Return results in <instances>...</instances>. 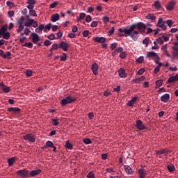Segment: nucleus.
<instances>
[{"mask_svg": "<svg viewBox=\"0 0 178 178\" xmlns=\"http://www.w3.org/2000/svg\"><path fill=\"white\" fill-rule=\"evenodd\" d=\"M10 38V33L7 32V33H4L3 35V38L8 40Z\"/></svg>", "mask_w": 178, "mask_h": 178, "instance_id": "39", "label": "nucleus"}, {"mask_svg": "<svg viewBox=\"0 0 178 178\" xmlns=\"http://www.w3.org/2000/svg\"><path fill=\"white\" fill-rule=\"evenodd\" d=\"M33 74V72L31 70H27L26 71V76L30 77Z\"/></svg>", "mask_w": 178, "mask_h": 178, "instance_id": "57", "label": "nucleus"}, {"mask_svg": "<svg viewBox=\"0 0 178 178\" xmlns=\"http://www.w3.org/2000/svg\"><path fill=\"white\" fill-rule=\"evenodd\" d=\"M46 146L48 147H54V145L51 141H47L46 142Z\"/></svg>", "mask_w": 178, "mask_h": 178, "instance_id": "46", "label": "nucleus"}, {"mask_svg": "<svg viewBox=\"0 0 178 178\" xmlns=\"http://www.w3.org/2000/svg\"><path fill=\"white\" fill-rule=\"evenodd\" d=\"M51 44V42L49 40H46L44 42V44L45 47H49V45Z\"/></svg>", "mask_w": 178, "mask_h": 178, "instance_id": "51", "label": "nucleus"}, {"mask_svg": "<svg viewBox=\"0 0 178 178\" xmlns=\"http://www.w3.org/2000/svg\"><path fill=\"white\" fill-rule=\"evenodd\" d=\"M145 70L144 68L139 69V71L138 72V75H143Z\"/></svg>", "mask_w": 178, "mask_h": 178, "instance_id": "59", "label": "nucleus"}, {"mask_svg": "<svg viewBox=\"0 0 178 178\" xmlns=\"http://www.w3.org/2000/svg\"><path fill=\"white\" fill-rule=\"evenodd\" d=\"M17 157H11L8 159V163L9 166H13L15 162Z\"/></svg>", "mask_w": 178, "mask_h": 178, "instance_id": "21", "label": "nucleus"}, {"mask_svg": "<svg viewBox=\"0 0 178 178\" xmlns=\"http://www.w3.org/2000/svg\"><path fill=\"white\" fill-rule=\"evenodd\" d=\"M24 29V24H20V25H19L18 29H17V33H20V32L22 31Z\"/></svg>", "mask_w": 178, "mask_h": 178, "instance_id": "43", "label": "nucleus"}, {"mask_svg": "<svg viewBox=\"0 0 178 178\" xmlns=\"http://www.w3.org/2000/svg\"><path fill=\"white\" fill-rule=\"evenodd\" d=\"M165 22L170 27H172V25L174 24V22L172 20H167V21H165Z\"/></svg>", "mask_w": 178, "mask_h": 178, "instance_id": "40", "label": "nucleus"}, {"mask_svg": "<svg viewBox=\"0 0 178 178\" xmlns=\"http://www.w3.org/2000/svg\"><path fill=\"white\" fill-rule=\"evenodd\" d=\"M168 169L170 172H172L175 171V168L174 165H168Z\"/></svg>", "mask_w": 178, "mask_h": 178, "instance_id": "35", "label": "nucleus"}, {"mask_svg": "<svg viewBox=\"0 0 178 178\" xmlns=\"http://www.w3.org/2000/svg\"><path fill=\"white\" fill-rule=\"evenodd\" d=\"M8 15L10 17V18H12L15 15V11L14 10H10L8 12Z\"/></svg>", "mask_w": 178, "mask_h": 178, "instance_id": "53", "label": "nucleus"}, {"mask_svg": "<svg viewBox=\"0 0 178 178\" xmlns=\"http://www.w3.org/2000/svg\"><path fill=\"white\" fill-rule=\"evenodd\" d=\"M70 45L69 44L66 43L65 41H62V47L61 49L64 51H67Z\"/></svg>", "mask_w": 178, "mask_h": 178, "instance_id": "22", "label": "nucleus"}, {"mask_svg": "<svg viewBox=\"0 0 178 178\" xmlns=\"http://www.w3.org/2000/svg\"><path fill=\"white\" fill-rule=\"evenodd\" d=\"M124 168L125 172L127 175H132L133 174L134 170H133L131 167L129 166V165H124Z\"/></svg>", "mask_w": 178, "mask_h": 178, "instance_id": "15", "label": "nucleus"}, {"mask_svg": "<svg viewBox=\"0 0 178 178\" xmlns=\"http://www.w3.org/2000/svg\"><path fill=\"white\" fill-rule=\"evenodd\" d=\"M25 18L24 16H22L18 20H17V24L18 25H24V21Z\"/></svg>", "mask_w": 178, "mask_h": 178, "instance_id": "28", "label": "nucleus"}, {"mask_svg": "<svg viewBox=\"0 0 178 178\" xmlns=\"http://www.w3.org/2000/svg\"><path fill=\"white\" fill-rule=\"evenodd\" d=\"M59 14L58 13H56L55 15H53L51 16V22H56V21L59 20Z\"/></svg>", "mask_w": 178, "mask_h": 178, "instance_id": "25", "label": "nucleus"}, {"mask_svg": "<svg viewBox=\"0 0 178 178\" xmlns=\"http://www.w3.org/2000/svg\"><path fill=\"white\" fill-rule=\"evenodd\" d=\"M29 15L31 16H33V17H37L38 16L36 12L33 9L29 11Z\"/></svg>", "mask_w": 178, "mask_h": 178, "instance_id": "44", "label": "nucleus"}, {"mask_svg": "<svg viewBox=\"0 0 178 178\" xmlns=\"http://www.w3.org/2000/svg\"><path fill=\"white\" fill-rule=\"evenodd\" d=\"M132 25L135 26V29L138 30L140 33L145 32V30L147 28L146 24L143 22L134 23L132 24Z\"/></svg>", "mask_w": 178, "mask_h": 178, "instance_id": "3", "label": "nucleus"}, {"mask_svg": "<svg viewBox=\"0 0 178 178\" xmlns=\"http://www.w3.org/2000/svg\"><path fill=\"white\" fill-rule=\"evenodd\" d=\"M98 69H99L98 63H94L93 64H92L91 70L94 75L98 74Z\"/></svg>", "mask_w": 178, "mask_h": 178, "instance_id": "10", "label": "nucleus"}, {"mask_svg": "<svg viewBox=\"0 0 178 178\" xmlns=\"http://www.w3.org/2000/svg\"><path fill=\"white\" fill-rule=\"evenodd\" d=\"M31 38H32V42L34 44H37L38 42H40V35L35 33H33L31 34Z\"/></svg>", "mask_w": 178, "mask_h": 178, "instance_id": "8", "label": "nucleus"}, {"mask_svg": "<svg viewBox=\"0 0 178 178\" xmlns=\"http://www.w3.org/2000/svg\"><path fill=\"white\" fill-rule=\"evenodd\" d=\"M118 74L121 78H126L127 76V74L124 68H120Z\"/></svg>", "mask_w": 178, "mask_h": 178, "instance_id": "16", "label": "nucleus"}, {"mask_svg": "<svg viewBox=\"0 0 178 178\" xmlns=\"http://www.w3.org/2000/svg\"><path fill=\"white\" fill-rule=\"evenodd\" d=\"M7 111L9 112H12L14 114H19L20 113V108L17 107H10L7 108Z\"/></svg>", "mask_w": 178, "mask_h": 178, "instance_id": "12", "label": "nucleus"}, {"mask_svg": "<svg viewBox=\"0 0 178 178\" xmlns=\"http://www.w3.org/2000/svg\"><path fill=\"white\" fill-rule=\"evenodd\" d=\"M176 5L175 1H170L168 6H166V9L168 10H172Z\"/></svg>", "mask_w": 178, "mask_h": 178, "instance_id": "14", "label": "nucleus"}, {"mask_svg": "<svg viewBox=\"0 0 178 178\" xmlns=\"http://www.w3.org/2000/svg\"><path fill=\"white\" fill-rule=\"evenodd\" d=\"M7 31V27L3 26L0 29V36L3 35L4 33H6V31Z\"/></svg>", "mask_w": 178, "mask_h": 178, "instance_id": "27", "label": "nucleus"}, {"mask_svg": "<svg viewBox=\"0 0 178 178\" xmlns=\"http://www.w3.org/2000/svg\"><path fill=\"white\" fill-rule=\"evenodd\" d=\"M44 30V24H42L38 28L35 29V32L37 33H42V31Z\"/></svg>", "mask_w": 178, "mask_h": 178, "instance_id": "23", "label": "nucleus"}, {"mask_svg": "<svg viewBox=\"0 0 178 178\" xmlns=\"http://www.w3.org/2000/svg\"><path fill=\"white\" fill-rule=\"evenodd\" d=\"M149 38H145L143 41V44L146 45V47H148V44H149Z\"/></svg>", "mask_w": 178, "mask_h": 178, "instance_id": "38", "label": "nucleus"}, {"mask_svg": "<svg viewBox=\"0 0 178 178\" xmlns=\"http://www.w3.org/2000/svg\"><path fill=\"white\" fill-rule=\"evenodd\" d=\"M86 16V13H81L79 17L77 19V21H80V20H81V19H83Z\"/></svg>", "mask_w": 178, "mask_h": 178, "instance_id": "42", "label": "nucleus"}, {"mask_svg": "<svg viewBox=\"0 0 178 178\" xmlns=\"http://www.w3.org/2000/svg\"><path fill=\"white\" fill-rule=\"evenodd\" d=\"M65 148H67L69 149H72L73 148V146H72V144L69 143V142H66Z\"/></svg>", "mask_w": 178, "mask_h": 178, "instance_id": "47", "label": "nucleus"}, {"mask_svg": "<svg viewBox=\"0 0 178 178\" xmlns=\"http://www.w3.org/2000/svg\"><path fill=\"white\" fill-rule=\"evenodd\" d=\"M93 40L95 42H100V43H104L106 41V39L104 38V36H101L100 38H98V36H96V38H94Z\"/></svg>", "mask_w": 178, "mask_h": 178, "instance_id": "17", "label": "nucleus"}, {"mask_svg": "<svg viewBox=\"0 0 178 178\" xmlns=\"http://www.w3.org/2000/svg\"><path fill=\"white\" fill-rule=\"evenodd\" d=\"M177 56H178V52L174 51L173 53H172V59L175 60L177 58Z\"/></svg>", "mask_w": 178, "mask_h": 178, "instance_id": "55", "label": "nucleus"}, {"mask_svg": "<svg viewBox=\"0 0 178 178\" xmlns=\"http://www.w3.org/2000/svg\"><path fill=\"white\" fill-rule=\"evenodd\" d=\"M23 138L26 141H28L29 143H35V136L32 134H26V135L24 136Z\"/></svg>", "mask_w": 178, "mask_h": 178, "instance_id": "6", "label": "nucleus"}, {"mask_svg": "<svg viewBox=\"0 0 178 178\" xmlns=\"http://www.w3.org/2000/svg\"><path fill=\"white\" fill-rule=\"evenodd\" d=\"M76 100V99H75L74 97L67 96V97H65V99H63L61 100V105L65 106L67 104L75 102Z\"/></svg>", "mask_w": 178, "mask_h": 178, "instance_id": "2", "label": "nucleus"}, {"mask_svg": "<svg viewBox=\"0 0 178 178\" xmlns=\"http://www.w3.org/2000/svg\"><path fill=\"white\" fill-rule=\"evenodd\" d=\"M22 47H28V48H33V44L31 43V42H29L28 43L26 42L24 44H22Z\"/></svg>", "mask_w": 178, "mask_h": 178, "instance_id": "32", "label": "nucleus"}, {"mask_svg": "<svg viewBox=\"0 0 178 178\" xmlns=\"http://www.w3.org/2000/svg\"><path fill=\"white\" fill-rule=\"evenodd\" d=\"M63 56H62L60 57V60L61 61H65L67 60V54H66V53H63Z\"/></svg>", "mask_w": 178, "mask_h": 178, "instance_id": "49", "label": "nucleus"}, {"mask_svg": "<svg viewBox=\"0 0 178 178\" xmlns=\"http://www.w3.org/2000/svg\"><path fill=\"white\" fill-rule=\"evenodd\" d=\"M120 37H130L133 41L136 42L138 39V31L136 30L133 24L118 29Z\"/></svg>", "mask_w": 178, "mask_h": 178, "instance_id": "1", "label": "nucleus"}, {"mask_svg": "<svg viewBox=\"0 0 178 178\" xmlns=\"http://www.w3.org/2000/svg\"><path fill=\"white\" fill-rule=\"evenodd\" d=\"M162 83H163V80L162 79L157 80L156 81V86H157L158 88L161 87Z\"/></svg>", "mask_w": 178, "mask_h": 178, "instance_id": "36", "label": "nucleus"}, {"mask_svg": "<svg viewBox=\"0 0 178 178\" xmlns=\"http://www.w3.org/2000/svg\"><path fill=\"white\" fill-rule=\"evenodd\" d=\"M88 116L90 120H93L94 119V113L90 112L88 114Z\"/></svg>", "mask_w": 178, "mask_h": 178, "instance_id": "58", "label": "nucleus"}, {"mask_svg": "<svg viewBox=\"0 0 178 178\" xmlns=\"http://www.w3.org/2000/svg\"><path fill=\"white\" fill-rule=\"evenodd\" d=\"M154 8L158 10L161 8V4L159 1H156L154 2Z\"/></svg>", "mask_w": 178, "mask_h": 178, "instance_id": "29", "label": "nucleus"}, {"mask_svg": "<svg viewBox=\"0 0 178 178\" xmlns=\"http://www.w3.org/2000/svg\"><path fill=\"white\" fill-rule=\"evenodd\" d=\"M135 127L139 131H144V130H146V129H147L146 125H145L143 123V121H141V120H136Z\"/></svg>", "mask_w": 178, "mask_h": 178, "instance_id": "4", "label": "nucleus"}, {"mask_svg": "<svg viewBox=\"0 0 178 178\" xmlns=\"http://www.w3.org/2000/svg\"><path fill=\"white\" fill-rule=\"evenodd\" d=\"M87 178H95V175L92 171H90L86 176Z\"/></svg>", "mask_w": 178, "mask_h": 178, "instance_id": "33", "label": "nucleus"}, {"mask_svg": "<svg viewBox=\"0 0 178 178\" xmlns=\"http://www.w3.org/2000/svg\"><path fill=\"white\" fill-rule=\"evenodd\" d=\"M170 99V95L169 94H164L161 97V101L163 103L169 102Z\"/></svg>", "mask_w": 178, "mask_h": 178, "instance_id": "13", "label": "nucleus"}, {"mask_svg": "<svg viewBox=\"0 0 178 178\" xmlns=\"http://www.w3.org/2000/svg\"><path fill=\"white\" fill-rule=\"evenodd\" d=\"M52 124L53 126H58L59 125V122H58V120L56 119H51Z\"/></svg>", "mask_w": 178, "mask_h": 178, "instance_id": "48", "label": "nucleus"}, {"mask_svg": "<svg viewBox=\"0 0 178 178\" xmlns=\"http://www.w3.org/2000/svg\"><path fill=\"white\" fill-rule=\"evenodd\" d=\"M145 18L147 19H151V20L154 21V20H155L156 19V17L153 15L149 14V15H147L145 17Z\"/></svg>", "mask_w": 178, "mask_h": 178, "instance_id": "30", "label": "nucleus"}, {"mask_svg": "<svg viewBox=\"0 0 178 178\" xmlns=\"http://www.w3.org/2000/svg\"><path fill=\"white\" fill-rule=\"evenodd\" d=\"M41 172H42V170L36 169V170H33L29 171V177H33L38 176V175H39Z\"/></svg>", "mask_w": 178, "mask_h": 178, "instance_id": "9", "label": "nucleus"}, {"mask_svg": "<svg viewBox=\"0 0 178 178\" xmlns=\"http://www.w3.org/2000/svg\"><path fill=\"white\" fill-rule=\"evenodd\" d=\"M139 178H145L147 172L143 168L138 170Z\"/></svg>", "mask_w": 178, "mask_h": 178, "instance_id": "19", "label": "nucleus"}, {"mask_svg": "<svg viewBox=\"0 0 178 178\" xmlns=\"http://www.w3.org/2000/svg\"><path fill=\"white\" fill-rule=\"evenodd\" d=\"M83 142L86 145H89V144H92V140L90 139H89V138L83 139Z\"/></svg>", "mask_w": 178, "mask_h": 178, "instance_id": "34", "label": "nucleus"}, {"mask_svg": "<svg viewBox=\"0 0 178 178\" xmlns=\"http://www.w3.org/2000/svg\"><path fill=\"white\" fill-rule=\"evenodd\" d=\"M26 3L32 5V6H34V5L35 4V0H28L26 1Z\"/></svg>", "mask_w": 178, "mask_h": 178, "instance_id": "50", "label": "nucleus"}, {"mask_svg": "<svg viewBox=\"0 0 178 178\" xmlns=\"http://www.w3.org/2000/svg\"><path fill=\"white\" fill-rule=\"evenodd\" d=\"M92 20V17L90 15H88L86 17V22H90Z\"/></svg>", "mask_w": 178, "mask_h": 178, "instance_id": "61", "label": "nucleus"}, {"mask_svg": "<svg viewBox=\"0 0 178 178\" xmlns=\"http://www.w3.org/2000/svg\"><path fill=\"white\" fill-rule=\"evenodd\" d=\"M57 49H58V44H53L51 45V49H50V51H52L53 50H57Z\"/></svg>", "mask_w": 178, "mask_h": 178, "instance_id": "41", "label": "nucleus"}, {"mask_svg": "<svg viewBox=\"0 0 178 178\" xmlns=\"http://www.w3.org/2000/svg\"><path fill=\"white\" fill-rule=\"evenodd\" d=\"M17 174L22 178H26L29 177V170L23 169L17 171Z\"/></svg>", "mask_w": 178, "mask_h": 178, "instance_id": "5", "label": "nucleus"}, {"mask_svg": "<svg viewBox=\"0 0 178 178\" xmlns=\"http://www.w3.org/2000/svg\"><path fill=\"white\" fill-rule=\"evenodd\" d=\"M89 31L88 30H85L83 31V36L86 38L88 36V34H89Z\"/></svg>", "mask_w": 178, "mask_h": 178, "instance_id": "56", "label": "nucleus"}, {"mask_svg": "<svg viewBox=\"0 0 178 178\" xmlns=\"http://www.w3.org/2000/svg\"><path fill=\"white\" fill-rule=\"evenodd\" d=\"M0 88L2 91L5 93H9L10 92V88L9 86H6L3 83H0Z\"/></svg>", "mask_w": 178, "mask_h": 178, "instance_id": "11", "label": "nucleus"}, {"mask_svg": "<svg viewBox=\"0 0 178 178\" xmlns=\"http://www.w3.org/2000/svg\"><path fill=\"white\" fill-rule=\"evenodd\" d=\"M154 58V59L159 60L160 58L158 56V54L154 51H149L147 52V54L146 56V58Z\"/></svg>", "mask_w": 178, "mask_h": 178, "instance_id": "7", "label": "nucleus"}, {"mask_svg": "<svg viewBox=\"0 0 178 178\" xmlns=\"http://www.w3.org/2000/svg\"><path fill=\"white\" fill-rule=\"evenodd\" d=\"M117 47V43H113L111 44V49L114 50Z\"/></svg>", "mask_w": 178, "mask_h": 178, "instance_id": "63", "label": "nucleus"}, {"mask_svg": "<svg viewBox=\"0 0 178 178\" xmlns=\"http://www.w3.org/2000/svg\"><path fill=\"white\" fill-rule=\"evenodd\" d=\"M103 20L105 22V24H107V22L109 21V18L107 16L103 17Z\"/></svg>", "mask_w": 178, "mask_h": 178, "instance_id": "64", "label": "nucleus"}, {"mask_svg": "<svg viewBox=\"0 0 178 178\" xmlns=\"http://www.w3.org/2000/svg\"><path fill=\"white\" fill-rule=\"evenodd\" d=\"M10 56H11V52L7 51V53L3 56V58H10Z\"/></svg>", "mask_w": 178, "mask_h": 178, "instance_id": "45", "label": "nucleus"}, {"mask_svg": "<svg viewBox=\"0 0 178 178\" xmlns=\"http://www.w3.org/2000/svg\"><path fill=\"white\" fill-rule=\"evenodd\" d=\"M98 26V22L96 21H93L91 24H90V26L91 27H96Z\"/></svg>", "mask_w": 178, "mask_h": 178, "instance_id": "60", "label": "nucleus"}, {"mask_svg": "<svg viewBox=\"0 0 178 178\" xmlns=\"http://www.w3.org/2000/svg\"><path fill=\"white\" fill-rule=\"evenodd\" d=\"M156 42L160 44H163L164 43V41L163 40L162 38H157Z\"/></svg>", "mask_w": 178, "mask_h": 178, "instance_id": "54", "label": "nucleus"}, {"mask_svg": "<svg viewBox=\"0 0 178 178\" xmlns=\"http://www.w3.org/2000/svg\"><path fill=\"white\" fill-rule=\"evenodd\" d=\"M168 151L167 149H161V150L156 151V154L158 156H160L162 154L168 155Z\"/></svg>", "mask_w": 178, "mask_h": 178, "instance_id": "20", "label": "nucleus"}, {"mask_svg": "<svg viewBox=\"0 0 178 178\" xmlns=\"http://www.w3.org/2000/svg\"><path fill=\"white\" fill-rule=\"evenodd\" d=\"M165 24V22H163V18H159V22L156 24L157 26L161 27V25Z\"/></svg>", "mask_w": 178, "mask_h": 178, "instance_id": "31", "label": "nucleus"}, {"mask_svg": "<svg viewBox=\"0 0 178 178\" xmlns=\"http://www.w3.org/2000/svg\"><path fill=\"white\" fill-rule=\"evenodd\" d=\"M33 22H34V19H30L24 23V26L26 27H29L33 25Z\"/></svg>", "mask_w": 178, "mask_h": 178, "instance_id": "24", "label": "nucleus"}, {"mask_svg": "<svg viewBox=\"0 0 178 178\" xmlns=\"http://www.w3.org/2000/svg\"><path fill=\"white\" fill-rule=\"evenodd\" d=\"M58 2L57 1H54V3L51 4L49 8H51V9H54L57 6H58Z\"/></svg>", "mask_w": 178, "mask_h": 178, "instance_id": "52", "label": "nucleus"}, {"mask_svg": "<svg viewBox=\"0 0 178 178\" xmlns=\"http://www.w3.org/2000/svg\"><path fill=\"white\" fill-rule=\"evenodd\" d=\"M52 24L51 23L47 24L46 25V26H44V29H43V31L47 33V31H49L51 30V27Z\"/></svg>", "mask_w": 178, "mask_h": 178, "instance_id": "26", "label": "nucleus"}, {"mask_svg": "<svg viewBox=\"0 0 178 178\" xmlns=\"http://www.w3.org/2000/svg\"><path fill=\"white\" fill-rule=\"evenodd\" d=\"M47 38L49 40H54L56 38L55 35L54 33H51V35H48Z\"/></svg>", "mask_w": 178, "mask_h": 178, "instance_id": "62", "label": "nucleus"}, {"mask_svg": "<svg viewBox=\"0 0 178 178\" xmlns=\"http://www.w3.org/2000/svg\"><path fill=\"white\" fill-rule=\"evenodd\" d=\"M175 81H178V74H177L176 75H174L171 77H170L168 80V83H174Z\"/></svg>", "mask_w": 178, "mask_h": 178, "instance_id": "18", "label": "nucleus"}, {"mask_svg": "<svg viewBox=\"0 0 178 178\" xmlns=\"http://www.w3.org/2000/svg\"><path fill=\"white\" fill-rule=\"evenodd\" d=\"M143 60H144V56H140L139 58H138L136 59V62H137L138 63H139V64L143 63Z\"/></svg>", "mask_w": 178, "mask_h": 178, "instance_id": "37", "label": "nucleus"}]
</instances>
